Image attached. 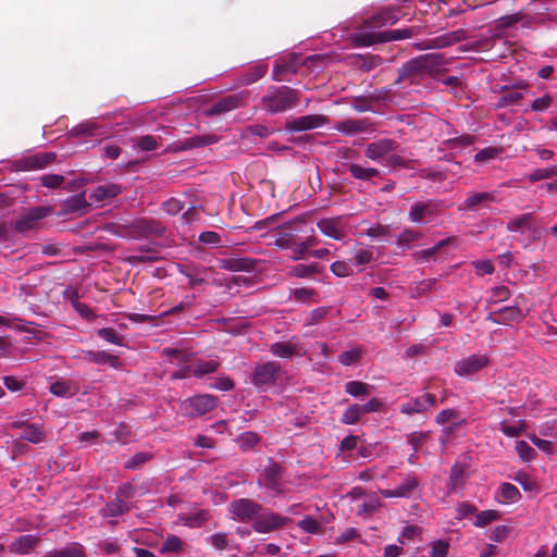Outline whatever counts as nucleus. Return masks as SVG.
Returning a JSON list of instances; mask_svg holds the SVG:
<instances>
[{
	"mask_svg": "<svg viewBox=\"0 0 557 557\" xmlns=\"http://www.w3.org/2000/svg\"><path fill=\"white\" fill-rule=\"evenodd\" d=\"M288 522L287 517L263 509L258 513L252 528L258 533H270L284 528Z\"/></svg>",
	"mask_w": 557,
	"mask_h": 557,
	"instance_id": "11",
	"label": "nucleus"
},
{
	"mask_svg": "<svg viewBox=\"0 0 557 557\" xmlns=\"http://www.w3.org/2000/svg\"><path fill=\"white\" fill-rule=\"evenodd\" d=\"M467 38V32L460 28L454 32L442 34L433 38L421 40L419 42L413 44V47L417 50L442 49L450 47L457 42L463 41Z\"/></svg>",
	"mask_w": 557,
	"mask_h": 557,
	"instance_id": "10",
	"label": "nucleus"
},
{
	"mask_svg": "<svg viewBox=\"0 0 557 557\" xmlns=\"http://www.w3.org/2000/svg\"><path fill=\"white\" fill-rule=\"evenodd\" d=\"M416 162H417L416 160L405 159L401 156L395 153V151H394L387 156V158L382 163V165L391 168V169H398V168L414 169Z\"/></svg>",
	"mask_w": 557,
	"mask_h": 557,
	"instance_id": "41",
	"label": "nucleus"
},
{
	"mask_svg": "<svg viewBox=\"0 0 557 557\" xmlns=\"http://www.w3.org/2000/svg\"><path fill=\"white\" fill-rule=\"evenodd\" d=\"M422 233L410 228L404 230L397 237V244L403 247H408L411 243L419 240Z\"/></svg>",
	"mask_w": 557,
	"mask_h": 557,
	"instance_id": "55",
	"label": "nucleus"
},
{
	"mask_svg": "<svg viewBox=\"0 0 557 557\" xmlns=\"http://www.w3.org/2000/svg\"><path fill=\"white\" fill-rule=\"evenodd\" d=\"M398 21V16L391 10H385L372 16L369 21L370 26L393 25Z\"/></svg>",
	"mask_w": 557,
	"mask_h": 557,
	"instance_id": "46",
	"label": "nucleus"
},
{
	"mask_svg": "<svg viewBox=\"0 0 557 557\" xmlns=\"http://www.w3.org/2000/svg\"><path fill=\"white\" fill-rule=\"evenodd\" d=\"M99 337L114 345H122V336L112 327H102L97 331Z\"/></svg>",
	"mask_w": 557,
	"mask_h": 557,
	"instance_id": "58",
	"label": "nucleus"
},
{
	"mask_svg": "<svg viewBox=\"0 0 557 557\" xmlns=\"http://www.w3.org/2000/svg\"><path fill=\"white\" fill-rule=\"evenodd\" d=\"M419 486V480L416 475H407L403 482L396 487L399 497L408 498L411 496L413 491Z\"/></svg>",
	"mask_w": 557,
	"mask_h": 557,
	"instance_id": "44",
	"label": "nucleus"
},
{
	"mask_svg": "<svg viewBox=\"0 0 557 557\" xmlns=\"http://www.w3.org/2000/svg\"><path fill=\"white\" fill-rule=\"evenodd\" d=\"M220 363L215 360H200L193 366V375L202 377L206 374L214 373Z\"/></svg>",
	"mask_w": 557,
	"mask_h": 557,
	"instance_id": "43",
	"label": "nucleus"
},
{
	"mask_svg": "<svg viewBox=\"0 0 557 557\" xmlns=\"http://www.w3.org/2000/svg\"><path fill=\"white\" fill-rule=\"evenodd\" d=\"M84 555L83 548L77 544H73L60 550L48 552L44 557H84Z\"/></svg>",
	"mask_w": 557,
	"mask_h": 557,
	"instance_id": "52",
	"label": "nucleus"
},
{
	"mask_svg": "<svg viewBox=\"0 0 557 557\" xmlns=\"http://www.w3.org/2000/svg\"><path fill=\"white\" fill-rule=\"evenodd\" d=\"M503 33L495 32L493 29V34L490 37L481 38L474 44V47L478 51H486L494 47V42L496 39H502Z\"/></svg>",
	"mask_w": 557,
	"mask_h": 557,
	"instance_id": "59",
	"label": "nucleus"
},
{
	"mask_svg": "<svg viewBox=\"0 0 557 557\" xmlns=\"http://www.w3.org/2000/svg\"><path fill=\"white\" fill-rule=\"evenodd\" d=\"M270 351L280 358L289 359L297 354V346L292 343L276 342L270 346Z\"/></svg>",
	"mask_w": 557,
	"mask_h": 557,
	"instance_id": "40",
	"label": "nucleus"
},
{
	"mask_svg": "<svg viewBox=\"0 0 557 557\" xmlns=\"http://www.w3.org/2000/svg\"><path fill=\"white\" fill-rule=\"evenodd\" d=\"M448 59L443 53H425L409 60L399 69V75L395 84L408 82L418 84L428 76H436L448 64Z\"/></svg>",
	"mask_w": 557,
	"mask_h": 557,
	"instance_id": "1",
	"label": "nucleus"
},
{
	"mask_svg": "<svg viewBox=\"0 0 557 557\" xmlns=\"http://www.w3.org/2000/svg\"><path fill=\"white\" fill-rule=\"evenodd\" d=\"M292 295L299 302H318V293L313 288H295L292 290Z\"/></svg>",
	"mask_w": 557,
	"mask_h": 557,
	"instance_id": "51",
	"label": "nucleus"
},
{
	"mask_svg": "<svg viewBox=\"0 0 557 557\" xmlns=\"http://www.w3.org/2000/svg\"><path fill=\"white\" fill-rule=\"evenodd\" d=\"M413 35V28L388 29L381 33H360L355 36V42L361 47H369L379 42L407 39Z\"/></svg>",
	"mask_w": 557,
	"mask_h": 557,
	"instance_id": "4",
	"label": "nucleus"
},
{
	"mask_svg": "<svg viewBox=\"0 0 557 557\" xmlns=\"http://www.w3.org/2000/svg\"><path fill=\"white\" fill-rule=\"evenodd\" d=\"M248 92L240 91L220 98L210 108L203 111V114L208 117L218 116L239 109L246 104Z\"/></svg>",
	"mask_w": 557,
	"mask_h": 557,
	"instance_id": "9",
	"label": "nucleus"
},
{
	"mask_svg": "<svg viewBox=\"0 0 557 557\" xmlns=\"http://www.w3.org/2000/svg\"><path fill=\"white\" fill-rule=\"evenodd\" d=\"M524 318L518 306H508L497 311L496 324H508L510 322H519Z\"/></svg>",
	"mask_w": 557,
	"mask_h": 557,
	"instance_id": "37",
	"label": "nucleus"
},
{
	"mask_svg": "<svg viewBox=\"0 0 557 557\" xmlns=\"http://www.w3.org/2000/svg\"><path fill=\"white\" fill-rule=\"evenodd\" d=\"M304 63L302 55L297 53L277 59L273 66L272 79L276 82H290L292 75L296 74Z\"/></svg>",
	"mask_w": 557,
	"mask_h": 557,
	"instance_id": "6",
	"label": "nucleus"
},
{
	"mask_svg": "<svg viewBox=\"0 0 557 557\" xmlns=\"http://www.w3.org/2000/svg\"><path fill=\"white\" fill-rule=\"evenodd\" d=\"M219 141V136L214 134H205V135H195L183 140H180L175 144L174 150L176 151H185L191 150L195 148H201L206 146L213 145Z\"/></svg>",
	"mask_w": 557,
	"mask_h": 557,
	"instance_id": "25",
	"label": "nucleus"
},
{
	"mask_svg": "<svg viewBox=\"0 0 557 557\" xmlns=\"http://www.w3.org/2000/svg\"><path fill=\"white\" fill-rule=\"evenodd\" d=\"M268 66L265 64H257L240 74L237 77V83L240 86H248L263 77L267 73Z\"/></svg>",
	"mask_w": 557,
	"mask_h": 557,
	"instance_id": "35",
	"label": "nucleus"
},
{
	"mask_svg": "<svg viewBox=\"0 0 557 557\" xmlns=\"http://www.w3.org/2000/svg\"><path fill=\"white\" fill-rule=\"evenodd\" d=\"M319 264L313 262L310 264L298 263L290 270V274L298 278L309 277L312 274L319 273Z\"/></svg>",
	"mask_w": 557,
	"mask_h": 557,
	"instance_id": "47",
	"label": "nucleus"
},
{
	"mask_svg": "<svg viewBox=\"0 0 557 557\" xmlns=\"http://www.w3.org/2000/svg\"><path fill=\"white\" fill-rule=\"evenodd\" d=\"M85 356L89 362L95 364H108L113 369H120L122 367V362L117 356L111 355L104 350H88L85 352Z\"/></svg>",
	"mask_w": 557,
	"mask_h": 557,
	"instance_id": "29",
	"label": "nucleus"
},
{
	"mask_svg": "<svg viewBox=\"0 0 557 557\" xmlns=\"http://www.w3.org/2000/svg\"><path fill=\"white\" fill-rule=\"evenodd\" d=\"M466 469L459 463H455L450 468L449 480L447 483L448 493H455L458 488L462 487L466 483Z\"/></svg>",
	"mask_w": 557,
	"mask_h": 557,
	"instance_id": "34",
	"label": "nucleus"
},
{
	"mask_svg": "<svg viewBox=\"0 0 557 557\" xmlns=\"http://www.w3.org/2000/svg\"><path fill=\"white\" fill-rule=\"evenodd\" d=\"M533 220V213H523L511 219L506 224V230L509 232L523 233L527 228H530Z\"/></svg>",
	"mask_w": 557,
	"mask_h": 557,
	"instance_id": "39",
	"label": "nucleus"
},
{
	"mask_svg": "<svg viewBox=\"0 0 557 557\" xmlns=\"http://www.w3.org/2000/svg\"><path fill=\"white\" fill-rule=\"evenodd\" d=\"M151 458V455L148 453L139 451L132 456L125 463L124 468L129 470H135L140 468L144 463H146Z\"/></svg>",
	"mask_w": 557,
	"mask_h": 557,
	"instance_id": "57",
	"label": "nucleus"
},
{
	"mask_svg": "<svg viewBox=\"0 0 557 557\" xmlns=\"http://www.w3.org/2000/svg\"><path fill=\"white\" fill-rule=\"evenodd\" d=\"M52 209L47 206H38L24 209L20 216L14 221L13 228L21 234L39 227L40 221L49 216Z\"/></svg>",
	"mask_w": 557,
	"mask_h": 557,
	"instance_id": "5",
	"label": "nucleus"
},
{
	"mask_svg": "<svg viewBox=\"0 0 557 557\" xmlns=\"http://www.w3.org/2000/svg\"><path fill=\"white\" fill-rule=\"evenodd\" d=\"M178 272L183 275H185L189 280L190 287H194L196 285H201L206 282V280L201 276H199L197 269H191L189 267L178 264Z\"/></svg>",
	"mask_w": 557,
	"mask_h": 557,
	"instance_id": "53",
	"label": "nucleus"
},
{
	"mask_svg": "<svg viewBox=\"0 0 557 557\" xmlns=\"http://www.w3.org/2000/svg\"><path fill=\"white\" fill-rule=\"evenodd\" d=\"M554 175H557V166L556 165L547 168V169H537V170L533 171L529 175V180H530V182H537L541 180L549 178Z\"/></svg>",
	"mask_w": 557,
	"mask_h": 557,
	"instance_id": "64",
	"label": "nucleus"
},
{
	"mask_svg": "<svg viewBox=\"0 0 557 557\" xmlns=\"http://www.w3.org/2000/svg\"><path fill=\"white\" fill-rule=\"evenodd\" d=\"M136 494V487L132 483H124L121 486L117 487L115 492V498L127 502L135 497Z\"/></svg>",
	"mask_w": 557,
	"mask_h": 557,
	"instance_id": "62",
	"label": "nucleus"
},
{
	"mask_svg": "<svg viewBox=\"0 0 557 557\" xmlns=\"http://www.w3.org/2000/svg\"><path fill=\"white\" fill-rule=\"evenodd\" d=\"M517 24H521L524 28H531L533 25V17L524 14L523 12L504 15L495 21L493 29L504 34L505 29L513 27Z\"/></svg>",
	"mask_w": 557,
	"mask_h": 557,
	"instance_id": "21",
	"label": "nucleus"
},
{
	"mask_svg": "<svg viewBox=\"0 0 557 557\" xmlns=\"http://www.w3.org/2000/svg\"><path fill=\"white\" fill-rule=\"evenodd\" d=\"M131 506L127 502H122L114 497L113 500L106 504L103 508L100 510V515L104 518L107 517H120L127 512H129Z\"/></svg>",
	"mask_w": 557,
	"mask_h": 557,
	"instance_id": "36",
	"label": "nucleus"
},
{
	"mask_svg": "<svg viewBox=\"0 0 557 557\" xmlns=\"http://www.w3.org/2000/svg\"><path fill=\"white\" fill-rule=\"evenodd\" d=\"M11 428L21 429V440L27 441L33 444H39L46 437L45 431L41 426L34 423H28L26 421H15L11 424Z\"/></svg>",
	"mask_w": 557,
	"mask_h": 557,
	"instance_id": "24",
	"label": "nucleus"
},
{
	"mask_svg": "<svg viewBox=\"0 0 557 557\" xmlns=\"http://www.w3.org/2000/svg\"><path fill=\"white\" fill-rule=\"evenodd\" d=\"M159 259V252L151 247L148 246H141L138 248L137 255H132L127 257V261L131 264H138V263H145V262H152L157 261Z\"/></svg>",
	"mask_w": 557,
	"mask_h": 557,
	"instance_id": "38",
	"label": "nucleus"
},
{
	"mask_svg": "<svg viewBox=\"0 0 557 557\" xmlns=\"http://www.w3.org/2000/svg\"><path fill=\"white\" fill-rule=\"evenodd\" d=\"M304 224L301 220H295L281 227L274 240L275 246L281 249H288L297 242V233L300 232L299 225Z\"/></svg>",
	"mask_w": 557,
	"mask_h": 557,
	"instance_id": "20",
	"label": "nucleus"
},
{
	"mask_svg": "<svg viewBox=\"0 0 557 557\" xmlns=\"http://www.w3.org/2000/svg\"><path fill=\"white\" fill-rule=\"evenodd\" d=\"M373 387L361 381H349L345 384V392L352 397L368 396Z\"/></svg>",
	"mask_w": 557,
	"mask_h": 557,
	"instance_id": "42",
	"label": "nucleus"
},
{
	"mask_svg": "<svg viewBox=\"0 0 557 557\" xmlns=\"http://www.w3.org/2000/svg\"><path fill=\"white\" fill-rule=\"evenodd\" d=\"M257 263L258 260L252 258H225L221 259L220 268L232 272H252Z\"/></svg>",
	"mask_w": 557,
	"mask_h": 557,
	"instance_id": "26",
	"label": "nucleus"
},
{
	"mask_svg": "<svg viewBox=\"0 0 557 557\" xmlns=\"http://www.w3.org/2000/svg\"><path fill=\"white\" fill-rule=\"evenodd\" d=\"M50 393L59 396V397H66L72 396L73 393L71 392V386L65 381H57L50 385Z\"/></svg>",
	"mask_w": 557,
	"mask_h": 557,
	"instance_id": "63",
	"label": "nucleus"
},
{
	"mask_svg": "<svg viewBox=\"0 0 557 557\" xmlns=\"http://www.w3.org/2000/svg\"><path fill=\"white\" fill-rule=\"evenodd\" d=\"M505 92L502 97L498 98L496 107L502 109L506 108L511 104L518 103L522 98L523 95L520 91L508 89L507 87L503 88Z\"/></svg>",
	"mask_w": 557,
	"mask_h": 557,
	"instance_id": "45",
	"label": "nucleus"
},
{
	"mask_svg": "<svg viewBox=\"0 0 557 557\" xmlns=\"http://www.w3.org/2000/svg\"><path fill=\"white\" fill-rule=\"evenodd\" d=\"M183 546H184V543L183 541L174 535V534H169L163 544H162V547L160 548V552L162 554H165V553H175V554H178L183 550Z\"/></svg>",
	"mask_w": 557,
	"mask_h": 557,
	"instance_id": "50",
	"label": "nucleus"
},
{
	"mask_svg": "<svg viewBox=\"0 0 557 557\" xmlns=\"http://www.w3.org/2000/svg\"><path fill=\"white\" fill-rule=\"evenodd\" d=\"M363 416L359 404L350 405L342 414L341 422L347 425L356 424Z\"/></svg>",
	"mask_w": 557,
	"mask_h": 557,
	"instance_id": "48",
	"label": "nucleus"
},
{
	"mask_svg": "<svg viewBox=\"0 0 557 557\" xmlns=\"http://www.w3.org/2000/svg\"><path fill=\"white\" fill-rule=\"evenodd\" d=\"M329 117L323 114H309L286 120L285 128L289 132H305L326 125Z\"/></svg>",
	"mask_w": 557,
	"mask_h": 557,
	"instance_id": "14",
	"label": "nucleus"
},
{
	"mask_svg": "<svg viewBox=\"0 0 557 557\" xmlns=\"http://www.w3.org/2000/svg\"><path fill=\"white\" fill-rule=\"evenodd\" d=\"M496 191L470 193L460 205L459 210L478 212L487 209L492 202L496 201Z\"/></svg>",
	"mask_w": 557,
	"mask_h": 557,
	"instance_id": "18",
	"label": "nucleus"
},
{
	"mask_svg": "<svg viewBox=\"0 0 557 557\" xmlns=\"http://www.w3.org/2000/svg\"><path fill=\"white\" fill-rule=\"evenodd\" d=\"M283 474V467L273 459H269V465L264 467L260 474L258 485L264 486L267 490L271 491L273 495H280L284 493Z\"/></svg>",
	"mask_w": 557,
	"mask_h": 557,
	"instance_id": "7",
	"label": "nucleus"
},
{
	"mask_svg": "<svg viewBox=\"0 0 557 557\" xmlns=\"http://www.w3.org/2000/svg\"><path fill=\"white\" fill-rule=\"evenodd\" d=\"M280 370L281 366L276 361L259 363L255 367L251 383L259 391H267L270 386L275 384Z\"/></svg>",
	"mask_w": 557,
	"mask_h": 557,
	"instance_id": "8",
	"label": "nucleus"
},
{
	"mask_svg": "<svg viewBox=\"0 0 557 557\" xmlns=\"http://www.w3.org/2000/svg\"><path fill=\"white\" fill-rule=\"evenodd\" d=\"M398 146L394 139L381 138L366 146L364 157L382 164L391 152L397 150Z\"/></svg>",
	"mask_w": 557,
	"mask_h": 557,
	"instance_id": "16",
	"label": "nucleus"
},
{
	"mask_svg": "<svg viewBox=\"0 0 557 557\" xmlns=\"http://www.w3.org/2000/svg\"><path fill=\"white\" fill-rule=\"evenodd\" d=\"M516 450L518 456L523 461H531L536 454L535 450L525 441H518L516 444Z\"/></svg>",
	"mask_w": 557,
	"mask_h": 557,
	"instance_id": "61",
	"label": "nucleus"
},
{
	"mask_svg": "<svg viewBox=\"0 0 557 557\" xmlns=\"http://www.w3.org/2000/svg\"><path fill=\"white\" fill-rule=\"evenodd\" d=\"M210 517L209 510L200 509L191 513H182L178 516V519L184 525L196 529L202 527Z\"/></svg>",
	"mask_w": 557,
	"mask_h": 557,
	"instance_id": "32",
	"label": "nucleus"
},
{
	"mask_svg": "<svg viewBox=\"0 0 557 557\" xmlns=\"http://www.w3.org/2000/svg\"><path fill=\"white\" fill-rule=\"evenodd\" d=\"M348 171L355 180L364 182H369L372 181L374 177L381 176V172L376 168L364 166L358 163L349 164Z\"/></svg>",
	"mask_w": 557,
	"mask_h": 557,
	"instance_id": "33",
	"label": "nucleus"
},
{
	"mask_svg": "<svg viewBox=\"0 0 557 557\" xmlns=\"http://www.w3.org/2000/svg\"><path fill=\"white\" fill-rule=\"evenodd\" d=\"M352 258L355 264L357 265H367L373 260V252L370 249L363 248L361 246L355 247L351 250Z\"/></svg>",
	"mask_w": 557,
	"mask_h": 557,
	"instance_id": "49",
	"label": "nucleus"
},
{
	"mask_svg": "<svg viewBox=\"0 0 557 557\" xmlns=\"http://www.w3.org/2000/svg\"><path fill=\"white\" fill-rule=\"evenodd\" d=\"M495 498L500 504H513L520 500L521 493L517 486L506 482L500 484Z\"/></svg>",
	"mask_w": 557,
	"mask_h": 557,
	"instance_id": "31",
	"label": "nucleus"
},
{
	"mask_svg": "<svg viewBox=\"0 0 557 557\" xmlns=\"http://www.w3.org/2000/svg\"><path fill=\"white\" fill-rule=\"evenodd\" d=\"M40 542V539L33 534H25L16 537L9 545V549L13 554H29Z\"/></svg>",
	"mask_w": 557,
	"mask_h": 557,
	"instance_id": "28",
	"label": "nucleus"
},
{
	"mask_svg": "<svg viewBox=\"0 0 557 557\" xmlns=\"http://www.w3.org/2000/svg\"><path fill=\"white\" fill-rule=\"evenodd\" d=\"M513 480L519 483L524 491L532 492L539 488L536 482L524 471L517 472Z\"/></svg>",
	"mask_w": 557,
	"mask_h": 557,
	"instance_id": "56",
	"label": "nucleus"
},
{
	"mask_svg": "<svg viewBox=\"0 0 557 557\" xmlns=\"http://www.w3.org/2000/svg\"><path fill=\"white\" fill-rule=\"evenodd\" d=\"M122 191L121 186L117 184H104L96 186L89 194V199L100 202L107 199H111L120 195Z\"/></svg>",
	"mask_w": 557,
	"mask_h": 557,
	"instance_id": "30",
	"label": "nucleus"
},
{
	"mask_svg": "<svg viewBox=\"0 0 557 557\" xmlns=\"http://www.w3.org/2000/svg\"><path fill=\"white\" fill-rule=\"evenodd\" d=\"M230 512L243 522L253 521L256 520L259 512L263 510V507L257 502L249 498H239L233 500L230 504Z\"/></svg>",
	"mask_w": 557,
	"mask_h": 557,
	"instance_id": "12",
	"label": "nucleus"
},
{
	"mask_svg": "<svg viewBox=\"0 0 557 557\" xmlns=\"http://www.w3.org/2000/svg\"><path fill=\"white\" fill-rule=\"evenodd\" d=\"M57 158L55 152L46 151L27 156L18 161L22 170L32 171L44 169L51 164Z\"/></svg>",
	"mask_w": 557,
	"mask_h": 557,
	"instance_id": "23",
	"label": "nucleus"
},
{
	"mask_svg": "<svg viewBox=\"0 0 557 557\" xmlns=\"http://www.w3.org/2000/svg\"><path fill=\"white\" fill-rule=\"evenodd\" d=\"M216 396L210 394H199L180 400L178 410L183 417L194 419L212 411L216 408Z\"/></svg>",
	"mask_w": 557,
	"mask_h": 557,
	"instance_id": "3",
	"label": "nucleus"
},
{
	"mask_svg": "<svg viewBox=\"0 0 557 557\" xmlns=\"http://www.w3.org/2000/svg\"><path fill=\"white\" fill-rule=\"evenodd\" d=\"M88 206L84 195H75L65 201L67 212H76Z\"/></svg>",
	"mask_w": 557,
	"mask_h": 557,
	"instance_id": "60",
	"label": "nucleus"
},
{
	"mask_svg": "<svg viewBox=\"0 0 557 557\" xmlns=\"http://www.w3.org/2000/svg\"><path fill=\"white\" fill-rule=\"evenodd\" d=\"M299 94L288 86L269 87L261 98L262 109L271 114L283 113L297 106Z\"/></svg>",
	"mask_w": 557,
	"mask_h": 557,
	"instance_id": "2",
	"label": "nucleus"
},
{
	"mask_svg": "<svg viewBox=\"0 0 557 557\" xmlns=\"http://www.w3.org/2000/svg\"><path fill=\"white\" fill-rule=\"evenodd\" d=\"M333 129L346 136H352L372 129V124L368 119H346L336 122L333 126Z\"/></svg>",
	"mask_w": 557,
	"mask_h": 557,
	"instance_id": "22",
	"label": "nucleus"
},
{
	"mask_svg": "<svg viewBox=\"0 0 557 557\" xmlns=\"http://www.w3.org/2000/svg\"><path fill=\"white\" fill-rule=\"evenodd\" d=\"M436 406V397L431 393H425L403 403L399 410L403 414L423 413L432 407Z\"/></svg>",
	"mask_w": 557,
	"mask_h": 557,
	"instance_id": "17",
	"label": "nucleus"
},
{
	"mask_svg": "<svg viewBox=\"0 0 557 557\" xmlns=\"http://www.w3.org/2000/svg\"><path fill=\"white\" fill-rule=\"evenodd\" d=\"M132 239L149 238L151 236L162 237L165 234V226L154 219H138L132 222Z\"/></svg>",
	"mask_w": 557,
	"mask_h": 557,
	"instance_id": "13",
	"label": "nucleus"
},
{
	"mask_svg": "<svg viewBox=\"0 0 557 557\" xmlns=\"http://www.w3.org/2000/svg\"><path fill=\"white\" fill-rule=\"evenodd\" d=\"M488 363V358L485 355H471L455 363V373L459 376H468L476 373Z\"/></svg>",
	"mask_w": 557,
	"mask_h": 557,
	"instance_id": "19",
	"label": "nucleus"
},
{
	"mask_svg": "<svg viewBox=\"0 0 557 557\" xmlns=\"http://www.w3.org/2000/svg\"><path fill=\"white\" fill-rule=\"evenodd\" d=\"M440 212V205L435 200H426L414 203L408 219L418 224L430 223Z\"/></svg>",
	"mask_w": 557,
	"mask_h": 557,
	"instance_id": "15",
	"label": "nucleus"
},
{
	"mask_svg": "<svg viewBox=\"0 0 557 557\" xmlns=\"http://www.w3.org/2000/svg\"><path fill=\"white\" fill-rule=\"evenodd\" d=\"M318 227L322 234L336 240H342L346 236L342 218L322 219L318 222Z\"/></svg>",
	"mask_w": 557,
	"mask_h": 557,
	"instance_id": "27",
	"label": "nucleus"
},
{
	"mask_svg": "<svg viewBox=\"0 0 557 557\" xmlns=\"http://www.w3.org/2000/svg\"><path fill=\"white\" fill-rule=\"evenodd\" d=\"M499 518H500V515L496 510H492V509L483 510L476 516L474 525L478 528H483V527L490 524L491 522L498 520Z\"/></svg>",
	"mask_w": 557,
	"mask_h": 557,
	"instance_id": "54",
	"label": "nucleus"
}]
</instances>
